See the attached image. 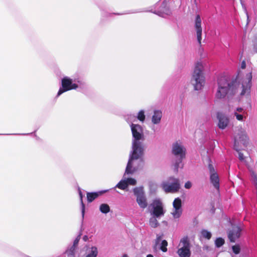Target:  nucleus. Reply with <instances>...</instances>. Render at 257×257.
Segmentation results:
<instances>
[{
    "label": "nucleus",
    "instance_id": "obj_1",
    "mask_svg": "<svg viewBox=\"0 0 257 257\" xmlns=\"http://www.w3.org/2000/svg\"><path fill=\"white\" fill-rule=\"evenodd\" d=\"M251 80V72L247 73L240 82L230 80L226 76H219L217 80L215 92V99L222 100L225 98H229L238 93L240 96L249 95Z\"/></svg>",
    "mask_w": 257,
    "mask_h": 257
},
{
    "label": "nucleus",
    "instance_id": "obj_2",
    "mask_svg": "<svg viewBox=\"0 0 257 257\" xmlns=\"http://www.w3.org/2000/svg\"><path fill=\"white\" fill-rule=\"evenodd\" d=\"M145 149L132 148L129 160L125 169V174H133L142 167V157Z\"/></svg>",
    "mask_w": 257,
    "mask_h": 257
},
{
    "label": "nucleus",
    "instance_id": "obj_3",
    "mask_svg": "<svg viewBox=\"0 0 257 257\" xmlns=\"http://www.w3.org/2000/svg\"><path fill=\"white\" fill-rule=\"evenodd\" d=\"M135 119L134 116L130 115L125 118L126 120L130 124L132 133V148L145 149L144 141L145 137L143 129L141 125L132 123V119Z\"/></svg>",
    "mask_w": 257,
    "mask_h": 257
},
{
    "label": "nucleus",
    "instance_id": "obj_4",
    "mask_svg": "<svg viewBox=\"0 0 257 257\" xmlns=\"http://www.w3.org/2000/svg\"><path fill=\"white\" fill-rule=\"evenodd\" d=\"M207 67V63L204 61H198L196 63L192 73L191 82L196 90H201L205 84L204 71Z\"/></svg>",
    "mask_w": 257,
    "mask_h": 257
},
{
    "label": "nucleus",
    "instance_id": "obj_5",
    "mask_svg": "<svg viewBox=\"0 0 257 257\" xmlns=\"http://www.w3.org/2000/svg\"><path fill=\"white\" fill-rule=\"evenodd\" d=\"M248 141L249 138L246 131L240 127L234 135V149L236 151H239L242 147L247 146Z\"/></svg>",
    "mask_w": 257,
    "mask_h": 257
},
{
    "label": "nucleus",
    "instance_id": "obj_6",
    "mask_svg": "<svg viewBox=\"0 0 257 257\" xmlns=\"http://www.w3.org/2000/svg\"><path fill=\"white\" fill-rule=\"evenodd\" d=\"M172 154L178 159L174 164V168L176 172L179 168H182V160L185 157L186 149L183 145L179 142H176L172 145Z\"/></svg>",
    "mask_w": 257,
    "mask_h": 257
},
{
    "label": "nucleus",
    "instance_id": "obj_7",
    "mask_svg": "<svg viewBox=\"0 0 257 257\" xmlns=\"http://www.w3.org/2000/svg\"><path fill=\"white\" fill-rule=\"evenodd\" d=\"M161 187L166 193H176L180 189V180L174 177H170L167 180L162 182Z\"/></svg>",
    "mask_w": 257,
    "mask_h": 257
},
{
    "label": "nucleus",
    "instance_id": "obj_8",
    "mask_svg": "<svg viewBox=\"0 0 257 257\" xmlns=\"http://www.w3.org/2000/svg\"><path fill=\"white\" fill-rule=\"evenodd\" d=\"M74 82H77L80 85L84 84V82L79 80H75L73 81L68 77L66 76L63 77L61 80V87L60 88L58 92L57 97L59 96L65 92L72 89H76L78 88V85L75 83H73Z\"/></svg>",
    "mask_w": 257,
    "mask_h": 257
},
{
    "label": "nucleus",
    "instance_id": "obj_9",
    "mask_svg": "<svg viewBox=\"0 0 257 257\" xmlns=\"http://www.w3.org/2000/svg\"><path fill=\"white\" fill-rule=\"evenodd\" d=\"M150 212L151 215L157 217H162L164 216L166 210L164 205L160 199H154L150 204Z\"/></svg>",
    "mask_w": 257,
    "mask_h": 257
},
{
    "label": "nucleus",
    "instance_id": "obj_10",
    "mask_svg": "<svg viewBox=\"0 0 257 257\" xmlns=\"http://www.w3.org/2000/svg\"><path fill=\"white\" fill-rule=\"evenodd\" d=\"M191 244L188 237H183L179 244L177 253L180 257H190L191 256Z\"/></svg>",
    "mask_w": 257,
    "mask_h": 257
},
{
    "label": "nucleus",
    "instance_id": "obj_11",
    "mask_svg": "<svg viewBox=\"0 0 257 257\" xmlns=\"http://www.w3.org/2000/svg\"><path fill=\"white\" fill-rule=\"evenodd\" d=\"M133 192L136 197V201L140 208L145 209L148 206L147 198L143 187H135Z\"/></svg>",
    "mask_w": 257,
    "mask_h": 257
},
{
    "label": "nucleus",
    "instance_id": "obj_12",
    "mask_svg": "<svg viewBox=\"0 0 257 257\" xmlns=\"http://www.w3.org/2000/svg\"><path fill=\"white\" fill-rule=\"evenodd\" d=\"M171 214L174 219L180 218L182 214V201L178 197L174 199L173 202V209Z\"/></svg>",
    "mask_w": 257,
    "mask_h": 257
},
{
    "label": "nucleus",
    "instance_id": "obj_13",
    "mask_svg": "<svg viewBox=\"0 0 257 257\" xmlns=\"http://www.w3.org/2000/svg\"><path fill=\"white\" fill-rule=\"evenodd\" d=\"M167 241L166 240H163L161 235H157L153 245L154 251L157 252L161 250L163 252H166L167 251Z\"/></svg>",
    "mask_w": 257,
    "mask_h": 257
},
{
    "label": "nucleus",
    "instance_id": "obj_14",
    "mask_svg": "<svg viewBox=\"0 0 257 257\" xmlns=\"http://www.w3.org/2000/svg\"><path fill=\"white\" fill-rule=\"evenodd\" d=\"M126 174H124L123 178L116 184L115 188H118L123 190H126L128 185H135L137 184V181L132 178H126L125 177Z\"/></svg>",
    "mask_w": 257,
    "mask_h": 257
},
{
    "label": "nucleus",
    "instance_id": "obj_15",
    "mask_svg": "<svg viewBox=\"0 0 257 257\" xmlns=\"http://www.w3.org/2000/svg\"><path fill=\"white\" fill-rule=\"evenodd\" d=\"M210 173V180L214 187L218 191L219 189V179L218 175L211 164L208 166Z\"/></svg>",
    "mask_w": 257,
    "mask_h": 257
},
{
    "label": "nucleus",
    "instance_id": "obj_16",
    "mask_svg": "<svg viewBox=\"0 0 257 257\" xmlns=\"http://www.w3.org/2000/svg\"><path fill=\"white\" fill-rule=\"evenodd\" d=\"M218 120L217 126L221 130L225 129L229 124V117L223 114L218 113L217 115Z\"/></svg>",
    "mask_w": 257,
    "mask_h": 257
},
{
    "label": "nucleus",
    "instance_id": "obj_17",
    "mask_svg": "<svg viewBox=\"0 0 257 257\" xmlns=\"http://www.w3.org/2000/svg\"><path fill=\"white\" fill-rule=\"evenodd\" d=\"M195 29L196 32L197 41L199 44H201L202 40V27L201 20L199 15H197L195 20Z\"/></svg>",
    "mask_w": 257,
    "mask_h": 257
},
{
    "label": "nucleus",
    "instance_id": "obj_18",
    "mask_svg": "<svg viewBox=\"0 0 257 257\" xmlns=\"http://www.w3.org/2000/svg\"><path fill=\"white\" fill-rule=\"evenodd\" d=\"M241 228L236 226L233 227L231 230L229 231L228 233V237L231 242H235L240 236Z\"/></svg>",
    "mask_w": 257,
    "mask_h": 257
},
{
    "label": "nucleus",
    "instance_id": "obj_19",
    "mask_svg": "<svg viewBox=\"0 0 257 257\" xmlns=\"http://www.w3.org/2000/svg\"><path fill=\"white\" fill-rule=\"evenodd\" d=\"M234 115L237 120L243 121L246 118L247 112L243 108L238 107L234 110Z\"/></svg>",
    "mask_w": 257,
    "mask_h": 257
},
{
    "label": "nucleus",
    "instance_id": "obj_20",
    "mask_svg": "<svg viewBox=\"0 0 257 257\" xmlns=\"http://www.w3.org/2000/svg\"><path fill=\"white\" fill-rule=\"evenodd\" d=\"M162 112L160 110H155L152 116V122L154 124H158L161 122Z\"/></svg>",
    "mask_w": 257,
    "mask_h": 257
},
{
    "label": "nucleus",
    "instance_id": "obj_21",
    "mask_svg": "<svg viewBox=\"0 0 257 257\" xmlns=\"http://www.w3.org/2000/svg\"><path fill=\"white\" fill-rule=\"evenodd\" d=\"M106 192V191H103V192ZM102 193H103V192L87 193V199L88 202H91L95 198H96L99 195L101 194Z\"/></svg>",
    "mask_w": 257,
    "mask_h": 257
},
{
    "label": "nucleus",
    "instance_id": "obj_22",
    "mask_svg": "<svg viewBox=\"0 0 257 257\" xmlns=\"http://www.w3.org/2000/svg\"><path fill=\"white\" fill-rule=\"evenodd\" d=\"M160 217H157L154 215H152V217L149 219V225L153 228H156L159 225V223L157 220V218Z\"/></svg>",
    "mask_w": 257,
    "mask_h": 257
},
{
    "label": "nucleus",
    "instance_id": "obj_23",
    "mask_svg": "<svg viewBox=\"0 0 257 257\" xmlns=\"http://www.w3.org/2000/svg\"><path fill=\"white\" fill-rule=\"evenodd\" d=\"M98 252L97 248L94 246H92L90 248L88 253L86 257H97Z\"/></svg>",
    "mask_w": 257,
    "mask_h": 257
},
{
    "label": "nucleus",
    "instance_id": "obj_24",
    "mask_svg": "<svg viewBox=\"0 0 257 257\" xmlns=\"http://www.w3.org/2000/svg\"><path fill=\"white\" fill-rule=\"evenodd\" d=\"M158 15L162 17H166L171 14V10L168 8H164L163 10H161L157 13Z\"/></svg>",
    "mask_w": 257,
    "mask_h": 257
},
{
    "label": "nucleus",
    "instance_id": "obj_25",
    "mask_svg": "<svg viewBox=\"0 0 257 257\" xmlns=\"http://www.w3.org/2000/svg\"><path fill=\"white\" fill-rule=\"evenodd\" d=\"M99 210L101 212L106 214L110 211V207L107 204H101L99 206Z\"/></svg>",
    "mask_w": 257,
    "mask_h": 257
},
{
    "label": "nucleus",
    "instance_id": "obj_26",
    "mask_svg": "<svg viewBox=\"0 0 257 257\" xmlns=\"http://www.w3.org/2000/svg\"><path fill=\"white\" fill-rule=\"evenodd\" d=\"M79 194L80 201H81V204L82 216V218H83L84 216V213H85V205L83 202V200H82L83 195H82V192L81 191L80 189H79Z\"/></svg>",
    "mask_w": 257,
    "mask_h": 257
},
{
    "label": "nucleus",
    "instance_id": "obj_27",
    "mask_svg": "<svg viewBox=\"0 0 257 257\" xmlns=\"http://www.w3.org/2000/svg\"><path fill=\"white\" fill-rule=\"evenodd\" d=\"M201 234L202 237L204 238H206L207 239H210L211 237L212 234L210 232L208 231L207 230H202L201 232Z\"/></svg>",
    "mask_w": 257,
    "mask_h": 257
},
{
    "label": "nucleus",
    "instance_id": "obj_28",
    "mask_svg": "<svg viewBox=\"0 0 257 257\" xmlns=\"http://www.w3.org/2000/svg\"><path fill=\"white\" fill-rule=\"evenodd\" d=\"M146 116L145 111L143 110L139 111L137 115V118L141 122H144L145 120Z\"/></svg>",
    "mask_w": 257,
    "mask_h": 257
},
{
    "label": "nucleus",
    "instance_id": "obj_29",
    "mask_svg": "<svg viewBox=\"0 0 257 257\" xmlns=\"http://www.w3.org/2000/svg\"><path fill=\"white\" fill-rule=\"evenodd\" d=\"M224 243V240L221 237L216 238L215 241V246L217 247L221 246Z\"/></svg>",
    "mask_w": 257,
    "mask_h": 257
},
{
    "label": "nucleus",
    "instance_id": "obj_30",
    "mask_svg": "<svg viewBox=\"0 0 257 257\" xmlns=\"http://www.w3.org/2000/svg\"><path fill=\"white\" fill-rule=\"evenodd\" d=\"M76 247L72 245L69 249L66 251V253L69 256H74Z\"/></svg>",
    "mask_w": 257,
    "mask_h": 257
},
{
    "label": "nucleus",
    "instance_id": "obj_31",
    "mask_svg": "<svg viewBox=\"0 0 257 257\" xmlns=\"http://www.w3.org/2000/svg\"><path fill=\"white\" fill-rule=\"evenodd\" d=\"M232 249L233 252L236 254H238L240 250V247L238 245H235L232 246Z\"/></svg>",
    "mask_w": 257,
    "mask_h": 257
},
{
    "label": "nucleus",
    "instance_id": "obj_32",
    "mask_svg": "<svg viewBox=\"0 0 257 257\" xmlns=\"http://www.w3.org/2000/svg\"><path fill=\"white\" fill-rule=\"evenodd\" d=\"M80 239V236L79 235L78 236L76 239L74 240V242H73V246H74L75 247H76L77 245H78V242L79 241V240Z\"/></svg>",
    "mask_w": 257,
    "mask_h": 257
},
{
    "label": "nucleus",
    "instance_id": "obj_33",
    "mask_svg": "<svg viewBox=\"0 0 257 257\" xmlns=\"http://www.w3.org/2000/svg\"><path fill=\"white\" fill-rule=\"evenodd\" d=\"M184 187L186 189H190L192 187V183L190 181H187L185 183Z\"/></svg>",
    "mask_w": 257,
    "mask_h": 257
},
{
    "label": "nucleus",
    "instance_id": "obj_34",
    "mask_svg": "<svg viewBox=\"0 0 257 257\" xmlns=\"http://www.w3.org/2000/svg\"><path fill=\"white\" fill-rule=\"evenodd\" d=\"M238 152V158L241 161H243L244 160V157L243 156V154L241 153V152H239V151H237Z\"/></svg>",
    "mask_w": 257,
    "mask_h": 257
},
{
    "label": "nucleus",
    "instance_id": "obj_35",
    "mask_svg": "<svg viewBox=\"0 0 257 257\" xmlns=\"http://www.w3.org/2000/svg\"><path fill=\"white\" fill-rule=\"evenodd\" d=\"M253 49L254 52L257 53V41L254 43Z\"/></svg>",
    "mask_w": 257,
    "mask_h": 257
},
{
    "label": "nucleus",
    "instance_id": "obj_36",
    "mask_svg": "<svg viewBox=\"0 0 257 257\" xmlns=\"http://www.w3.org/2000/svg\"><path fill=\"white\" fill-rule=\"evenodd\" d=\"M240 67L242 69H244L246 67V63H245V62L244 61H243L241 63V65H240Z\"/></svg>",
    "mask_w": 257,
    "mask_h": 257
},
{
    "label": "nucleus",
    "instance_id": "obj_37",
    "mask_svg": "<svg viewBox=\"0 0 257 257\" xmlns=\"http://www.w3.org/2000/svg\"><path fill=\"white\" fill-rule=\"evenodd\" d=\"M147 257H154V256L152 254H148V255H147Z\"/></svg>",
    "mask_w": 257,
    "mask_h": 257
},
{
    "label": "nucleus",
    "instance_id": "obj_38",
    "mask_svg": "<svg viewBox=\"0 0 257 257\" xmlns=\"http://www.w3.org/2000/svg\"><path fill=\"white\" fill-rule=\"evenodd\" d=\"M87 238V236H84L83 237V239H84V240H86Z\"/></svg>",
    "mask_w": 257,
    "mask_h": 257
},
{
    "label": "nucleus",
    "instance_id": "obj_39",
    "mask_svg": "<svg viewBox=\"0 0 257 257\" xmlns=\"http://www.w3.org/2000/svg\"><path fill=\"white\" fill-rule=\"evenodd\" d=\"M122 257H128V255L126 254H123Z\"/></svg>",
    "mask_w": 257,
    "mask_h": 257
}]
</instances>
